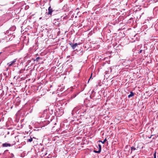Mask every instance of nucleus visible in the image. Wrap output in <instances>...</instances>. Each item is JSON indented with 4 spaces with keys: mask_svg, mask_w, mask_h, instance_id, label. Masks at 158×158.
Segmentation results:
<instances>
[{
    "mask_svg": "<svg viewBox=\"0 0 158 158\" xmlns=\"http://www.w3.org/2000/svg\"><path fill=\"white\" fill-rule=\"evenodd\" d=\"M57 114L59 115V116L62 115L64 113L63 110L62 108H60L58 109V110L56 111Z\"/></svg>",
    "mask_w": 158,
    "mask_h": 158,
    "instance_id": "nucleus-6",
    "label": "nucleus"
},
{
    "mask_svg": "<svg viewBox=\"0 0 158 158\" xmlns=\"http://www.w3.org/2000/svg\"><path fill=\"white\" fill-rule=\"evenodd\" d=\"M27 56H26L24 58H25V59H26V58H27Z\"/></svg>",
    "mask_w": 158,
    "mask_h": 158,
    "instance_id": "nucleus-29",
    "label": "nucleus"
},
{
    "mask_svg": "<svg viewBox=\"0 0 158 158\" xmlns=\"http://www.w3.org/2000/svg\"><path fill=\"white\" fill-rule=\"evenodd\" d=\"M87 107L85 105H80L75 107L72 110V114L73 116H83L86 113Z\"/></svg>",
    "mask_w": 158,
    "mask_h": 158,
    "instance_id": "nucleus-1",
    "label": "nucleus"
},
{
    "mask_svg": "<svg viewBox=\"0 0 158 158\" xmlns=\"http://www.w3.org/2000/svg\"><path fill=\"white\" fill-rule=\"evenodd\" d=\"M134 93H133L132 92H130V94L128 95V97L129 98H130V97H131L133 96H134Z\"/></svg>",
    "mask_w": 158,
    "mask_h": 158,
    "instance_id": "nucleus-13",
    "label": "nucleus"
},
{
    "mask_svg": "<svg viewBox=\"0 0 158 158\" xmlns=\"http://www.w3.org/2000/svg\"><path fill=\"white\" fill-rule=\"evenodd\" d=\"M15 26H12L9 28V30L6 31V32H4V33L5 34H9V35H11L13 34L12 32L15 31Z\"/></svg>",
    "mask_w": 158,
    "mask_h": 158,
    "instance_id": "nucleus-2",
    "label": "nucleus"
},
{
    "mask_svg": "<svg viewBox=\"0 0 158 158\" xmlns=\"http://www.w3.org/2000/svg\"><path fill=\"white\" fill-rule=\"evenodd\" d=\"M7 151H8V150H6L4 152H7Z\"/></svg>",
    "mask_w": 158,
    "mask_h": 158,
    "instance_id": "nucleus-23",
    "label": "nucleus"
},
{
    "mask_svg": "<svg viewBox=\"0 0 158 158\" xmlns=\"http://www.w3.org/2000/svg\"><path fill=\"white\" fill-rule=\"evenodd\" d=\"M44 149V148H42V150L41 149V151H43Z\"/></svg>",
    "mask_w": 158,
    "mask_h": 158,
    "instance_id": "nucleus-25",
    "label": "nucleus"
},
{
    "mask_svg": "<svg viewBox=\"0 0 158 158\" xmlns=\"http://www.w3.org/2000/svg\"><path fill=\"white\" fill-rule=\"evenodd\" d=\"M16 100H17L18 102H19L20 101L19 98H16Z\"/></svg>",
    "mask_w": 158,
    "mask_h": 158,
    "instance_id": "nucleus-19",
    "label": "nucleus"
},
{
    "mask_svg": "<svg viewBox=\"0 0 158 158\" xmlns=\"http://www.w3.org/2000/svg\"><path fill=\"white\" fill-rule=\"evenodd\" d=\"M14 156V155L13 154L10 153H9V154H8L7 158H12Z\"/></svg>",
    "mask_w": 158,
    "mask_h": 158,
    "instance_id": "nucleus-11",
    "label": "nucleus"
},
{
    "mask_svg": "<svg viewBox=\"0 0 158 158\" xmlns=\"http://www.w3.org/2000/svg\"><path fill=\"white\" fill-rule=\"evenodd\" d=\"M13 144H10L8 143H5L2 144V147H11L13 146Z\"/></svg>",
    "mask_w": 158,
    "mask_h": 158,
    "instance_id": "nucleus-8",
    "label": "nucleus"
},
{
    "mask_svg": "<svg viewBox=\"0 0 158 158\" xmlns=\"http://www.w3.org/2000/svg\"><path fill=\"white\" fill-rule=\"evenodd\" d=\"M69 44L70 46L73 49H74L78 45V44L77 43H75L74 44H73L71 42H69Z\"/></svg>",
    "mask_w": 158,
    "mask_h": 158,
    "instance_id": "nucleus-5",
    "label": "nucleus"
},
{
    "mask_svg": "<svg viewBox=\"0 0 158 158\" xmlns=\"http://www.w3.org/2000/svg\"><path fill=\"white\" fill-rule=\"evenodd\" d=\"M91 75H92V74H91ZM91 77H92V75H91V77H90V78L89 79V80L88 81V83L89 82V80H90V78H91Z\"/></svg>",
    "mask_w": 158,
    "mask_h": 158,
    "instance_id": "nucleus-20",
    "label": "nucleus"
},
{
    "mask_svg": "<svg viewBox=\"0 0 158 158\" xmlns=\"http://www.w3.org/2000/svg\"><path fill=\"white\" fill-rule=\"evenodd\" d=\"M1 53V52L0 53V54Z\"/></svg>",
    "mask_w": 158,
    "mask_h": 158,
    "instance_id": "nucleus-31",
    "label": "nucleus"
},
{
    "mask_svg": "<svg viewBox=\"0 0 158 158\" xmlns=\"http://www.w3.org/2000/svg\"><path fill=\"white\" fill-rule=\"evenodd\" d=\"M145 50H143V53H144V54H145Z\"/></svg>",
    "mask_w": 158,
    "mask_h": 158,
    "instance_id": "nucleus-21",
    "label": "nucleus"
},
{
    "mask_svg": "<svg viewBox=\"0 0 158 158\" xmlns=\"http://www.w3.org/2000/svg\"><path fill=\"white\" fill-rule=\"evenodd\" d=\"M53 106V105H52V106H50V109H51V108H52V106Z\"/></svg>",
    "mask_w": 158,
    "mask_h": 158,
    "instance_id": "nucleus-22",
    "label": "nucleus"
},
{
    "mask_svg": "<svg viewBox=\"0 0 158 158\" xmlns=\"http://www.w3.org/2000/svg\"><path fill=\"white\" fill-rule=\"evenodd\" d=\"M154 156V157L153 158H156V152H155V153L153 154Z\"/></svg>",
    "mask_w": 158,
    "mask_h": 158,
    "instance_id": "nucleus-17",
    "label": "nucleus"
},
{
    "mask_svg": "<svg viewBox=\"0 0 158 158\" xmlns=\"http://www.w3.org/2000/svg\"><path fill=\"white\" fill-rule=\"evenodd\" d=\"M7 70H6L5 71V72H4L3 73V75H4V76H6V72H7Z\"/></svg>",
    "mask_w": 158,
    "mask_h": 158,
    "instance_id": "nucleus-16",
    "label": "nucleus"
},
{
    "mask_svg": "<svg viewBox=\"0 0 158 158\" xmlns=\"http://www.w3.org/2000/svg\"><path fill=\"white\" fill-rule=\"evenodd\" d=\"M152 136H153V135H151L150 137H149V138H150L152 137Z\"/></svg>",
    "mask_w": 158,
    "mask_h": 158,
    "instance_id": "nucleus-26",
    "label": "nucleus"
},
{
    "mask_svg": "<svg viewBox=\"0 0 158 158\" xmlns=\"http://www.w3.org/2000/svg\"><path fill=\"white\" fill-rule=\"evenodd\" d=\"M143 51V50H140L139 51V52H138V53L140 54V53L142 52Z\"/></svg>",
    "mask_w": 158,
    "mask_h": 158,
    "instance_id": "nucleus-18",
    "label": "nucleus"
},
{
    "mask_svg": "<svg viewBox=\"0 0 158 158\" xmlns=\"http://www.w3.org/2000/svg\"><path fill=\"white\" fill-rule=\"evenodd\" d=\"M107 141V139L106 138H105L103 141H102V140H99L98 141L99 142H101L102 143L104 144L106 141Z\"/></svg>",
    "mask_w": 158,
    "mask_h": 158,
    "instance_id": "nucleus-14",
    "label": "nucleus"
},
{
    "mask_svg": "<svg viewBox=\"0 0 158 158\" xmlns=\"http://www.w3.org/2000/svg\"><path fill=\"white\" fill-rule=\"evenodd\" d=\"M48 14L52 15V13L54 12V10H52L50 6L48 7Z\"/></svg>",
    "mask_w": 158,
    "mask_h": 158,
    "instance_id": "nucleus-9",
    "label": "nucleus"
},
{
    "mask_svg": "<svg viewBox=\"0 0 158 158\" xmlns=\"http://www.w3.org/2000/svg\"><path fill=\"white\" fill-rule=\"evenodd\" d=\"M17 60V59H14L13 61L8 63L7 64V65L9 67H11L12 65L15 64Z\"/></svg>",
    "mask_w": 158,
    "mask_h": 158,
    "instance_id": "nucleus-4",
    "label": "nucleus"
},
{
    "mask_svg": "<svg viewBox=\"0 0 158 158\" xmlns=\"http://www.w3.org/2000/svg\"><path fill=\"white\" fill-rule=\"evenodd\" d=\"M40 59H41V57H37L34 60V61H38V60H39Z\"/></svg>",
    "mask_w": 158,
    "mask_h": 158,
    "instance_id": "nucleus-15",
    "label": "nucleus"
},
{
    "mask_svg": "<svg viewBox=\"0 0 158 158\" xmlns=\"http://www.w3.org/2000/svg\"><path fill=\"white\" fill-rule=\"evenodd\" d=\"M138 148V147H137L136 148H135L133 146L131 147V153L132 151H135L136 150H137Z\"/></svg>",
    "mask_w": 158,
    "mask_h": 158,
    "instance_id": "nucleus-12",
    "label": "nucleus"
},
{
    "mask_svg": "<svg viewBox=\"0 0 158 158\" xmlns=\"http://www.w3.org/2000/svg\"><path fill=\"white\" fill-rule=\"evenodd\" d=\"M51 111L52 113L53 110L52 109H51Z\"/></svg>",
    "mask_w": 158,
    "mask_h": 158,
    "instance_id": "nucleus-24",
    "label": "nucleus"
},
{
    "mask_svg": "<svg viewBox=\"0 0 158 158\" xmlns=\"http://www.w3.org/2000/svg\"><path fill=\"white\" fill-rule=\"evenodd\" d=\"M10 134V132L9 131H8L7 132V134Z\"/></svg>",
    "mask_w": 158,
    "mask_h": 158,
    "instance_id": "nucleus-27",
    "label": "nucleus"
},
{
    "mask_svg": "<svg viewBox=\"0 0 158 158\" xmlns=\"http://www.w3.org/2000/svg\"><path fill=\"white\" fill-rule=\"evenodd\" d=\"M98 147H99V150H98V151H96V150H94V152L96 153H100L101 152V146L100 144H99L98 145Z\"/></svg>",
    "mask_w": 158,
    "mask_h": 158,
    "instance_id": "nucleus-10",
    "label": "nucleus"
},
{
    "mask_svg": "<svg viewBox=\"0 0 158 158\" xmlns=\"http://www.w3.org/2000/svg\"><path fill=\"white\" fill-rule=\"evenodd\" d=\"M78 8H77L76 9H78Z\"/></svg>",
    "mask_w": 158,
    "mask_h": 158,
    "instance_id": "nucleus-30",
    "label": "nucleus"
},
{
    "mask_svg": "<svg viewBox=\"0 0 158 158\" xmlns=\"http://www.w3.org/2000/svg\"><path fill=\"white\" fill-rule=\"evenodd\" d=\"M47 154V153H45L44 154V155H45V156H46V154Z\"/></svg>",
    "mask_w": 158,
    "mask_h": 158,
    "instance_id": "nucleus-28",
    "label": "nucleus"
},
{
    "mask_svg": "<svg viewBox=\"0 0 158 158\" xmlns=\"http://www.w3.org/2000/svg\"><path fill=\"white\" fill-rule=\"evenodd\" d=\"M48 110L47 109L44 110L43 112L42 115L40 117H44L46 119L49 118V115L48 114Z\"/></svg>",
    "mask_w": 158,
    "mask_h": 158,
    "instance_id": "nucleus-3",
    "label": "nucleus"
},
{
    "mask_svg": "<svg viewBox=\"0 0 158 158\" xmlns=\"http://www.w3.org/2000/svg\"><path fill=\"white\" fill-rule=\"evenodd\" d=\"M35 138L31 135L30 137H28L27 139V141L29 142H31L34 139H35Z\"/></svg>",
    "mask_w": 158,
    "mask_h": 158,
    "instance_id": "nucleus-7",
    "label": "nucleus"
}]
</instances>
